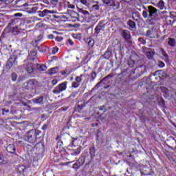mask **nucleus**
I'll use <instances>...</instances> for the list:
<instances>
[{
    "instance_id": "nucleus-1",
    "label": "nucleus",
    "mask_w": 176,
    "mask_h": 176,
    "mask_svg": "<svg viewBox=\"0 0 176 176\" xmlns=\"http://www.w3.org/2000/svg\"><path fill=\"white\" fill-rule=\"evenodd\" d=\"M41 134L42 131L38 129H31L23 135V140L34 145L41 138Z\"/></svg>"
},
{
    "instance_id": "nucleus-2",
    "label": "nucleus",
    "mask_w": 176,
    "mask_h": 176,
    "mask_svg": "<svg viewBox=\"0 0 176 176\" xmlns=\"http://www.w3.org/2000/svg\"><path fill=\"white\" fill-rule=\"evenodd\" d=\"M144 10L142 12V16L144 19H148V20H153L156 16H157V9L153 6H148L147 8L143 6Z\"/></svg>"
},
{
    "instance_id": "nucleus-3",
    "label": "nucleus",
    "mask_w": 176,
    "mask_h": 176,
    "mask_svg": "<svg viewBox=\"0 0 176 176\" xmlns=\"http://www.w3.org/2000/svg\"><path fill=\"white\" fill-rule=\"evenodd\" d=\"M111 77H112V75L111 74L107 75L100 81H99L94 86V87L91 89V93H93V91H95V90H97L98 87H103L104 89H108L109 87H111V80H109V78Z\"/></svg>"
},
{
    "instance_id": "nucleus-4",
    "label": "nucleus",
    "mask_w": 176,
    "mask_h": 176,
    "mask_svg": "<svg viewBox=\"0 0 176 176\" xmlns=\"http://www.w3.org/2000/svg\"><path fill=\"white\" fill-rule=\"evenodd\" d=\"M13 65H17V54L14 52L10 57L9 60L7 61L6 68L7 69H10Z\"/></svg>"
},
{
    "instance_id": "nucleus-5",
    "label": "nucleus",
    "mask_w": 176,
    "mask_h": 176,
    "mask_svg": "<svg viewBox=\"0 0 176 176\" xmlns=\"http://www.w3.org/2000/svg\"><path fill=\"white\" fill-rule=\"evenodd\" d=\"M67 85H68V82L67 81L59 84L52 90V93H54V94H60L61 91L67 90Z\"/></svg>"
},
{
    "instance_id": "nucleus-6",
    "label": "nucleus",
    "mask_w": 176,
    "mask_h": 176,
    "mask_svg": "<svg viewBox=\"0 0 176 176\" xmlns=\"http://www.w3.org/2000/svg\"><path fill=\"white\" fill-rule=\"evenodd\" d=\"M121 36L124 39L126 43H129V45H131V43H133L131 41V34L130 33V31L127 30H122L121 31Z\"/></svg>"
},
{
    "instance_id": "nucleus-7",
    "label": "nucleus",
    "mask_w": 176,
    "mask_h": 176,
    "mask_svg": "<svg viewBox=\"0 0 176 176\" xmlns=\"http://www.w3.org/2000/svg\"><path fill=\"white\" fill-rule=\"evenodd\" d=\"M6 151L8 153H11V155H14V156H19L17 155V148H16V146L13 144H10L6 146Z\"/></svg>"
},
{
    "instance_id": "nucleus-8",
    "label": "nucleus",
    "mask_w": 176,
    "mask_h": 176,
    "mask_svg": "<svg viewBox=\"0 0 176 176\" xmlns=\"http://www.w3.org/2000/svg\"><path fill=\"white\" fill-rule=\"evenodd\" d=\"M38 86V81L35 79H30L28 81L26 87L28 90L35 89Z\"/></svg>"
},
{
    "instance_id": "nucleus-9",
    "label": "nucleus",
    "mask_w": 176,
    "mask_h": 176,
    "mask_svg": "<svg viewBox=\"0 0 176 176\" xmlns=\"http://www.w3.org/2000/svg\"><path fill=\"white\" fill-rule=\"evenodd\" d=\"M38 42H39V40L34 41V46L37 47L38 52L41 53H46V52L49 50V47L46 46H43V45H41L40 46H38Z\"/></svg>"
},
{
    "instance_id": "nucleus-10",
    "label": "nucleus",
    "mask_w": 176,
    "mask_h": 176,
    "mask_svg": "<svg viewBox=\"0 0 176 176\" xmlns=\"http://www.w3.org/2000/svg\"><path fill=\"white\" fill-rule=\"evenodd\" d=\"M143 50L146 53L147 58L149 60H151V58H153V56H155V52H152V50H151V48H147L144 47Z\"/></svg>"
},
{
    "instance_id": "nucleus-11",
    "label": "nucleus",
    "mask_w": 176,
    "mask_h": 176,
    "mask_svg": "<svg viewBox=\"0 0 176 176\" xmlns=\"http://www.w3.org/2000/svg\"><path fill=\"white\" fill-rule=\"evenodd\" d=\"M15 2L16 3V7L21 8L22 10H25L26 9H28L27 6H28V3H23V0H16Z\"/></svg>"
},
{
    "instance_id": "nucleus-12",
    "label": "nucleus",
    "mask_w": 176,
    "mask_h": 176,
    "mask_svg": "<svg viewBox=\"0 0 176 176\" xmlns=\"http://www.w3.org/2000/svg\"><path fill=\"white\" fill-rule=\"evenodd\" d=\"M8 34L10 32L12 34V35H19L20 34V29H19V26H14L12 28H10V29L8 30Z\"/></svg>"
},
{
    "instance_id": "nucleus-13",
    "label": "nucleus",
    "mask_w": 176,
    "mask_h": 176,
    "mask_svg": "<svg viewBox=\"0 0 176 176\" xmlns=\"http://www.w3.org/2000/svg\"><path fill=\"white\" fill-rule=\"evenodd\" d=\"M104 28H105V25L100 22L95 28V33L98 35L101 31H104Z\"/></svg>"
},
{
    "instance_id": "nucleus-14",
    "label": "nucleus",
    "mask_w": 176,
    "mask_h": 176,
    "mask_svg": "<svg viewBox=\"0 0 176 176\" xmlns=\"http://www.w3.org/2000/svg\"><path fill=\"white\" fill-rule=\"evenodd\" d=\"M38 13H39V17H45L46 16V14H53V13H54V11H51L45 9L43 11H38Z\"/></svg>"
},
{
    "instance_id": "nucleus-15",
    "label": "nucleus",
    "mask_w": 176,
    "mask_h": 176,
    "mask_svg": "<svg viewBox=\"0 0 176 176\" xmlns=\"http://www.w3.org/2000/svg\"><path fill=\"white\" fill-rule=\"evenodd\" d=\"M160 50L161 54H162L163 56V60H164L166 63H168V61H170V56H168V54H167V52H166V51L163 48H160Z\"/></svg>"
},
{
    "instance_id": "nucleus-16",
    "label": "nucleus",
    "mask_w": 176,
    "mask_h": 176,
    "mask_svg": "<svg viewBox=\"0 0 176 176\" xmlns=\"http://www.w3.org/2000/svg\"><path fill=\"white\" fill-rule=\"evenodd\" d=\"M34 148L36 151H38V152H45V144L42 142L36 143Z\"/></svg>"
},
{
    "instance_id": "nucleus-17",
    "label": "nucleus",
    "mask_w": 176,
    "mask_h": 176,
    "mask_svg": "<svg viewBox=\"0 0 176 176\" xmlns=\"http://www.w3.org/2000/svg\"><path fill=\"white\" fill-rule=\"evenodd\" d=\"M135 71H138L139 75H142L144 72L146 71V67L144 65H141L135 69Z\"/></svg>"
},
{
    "instance_id": "nucleus-18",
    "label": "nucleus",
    "mask_w": 176,
    "mask_h": 176,
    "mask_svg": "<svg viewBox=\"0 0 176 176\" xmlns=\"http://www.w3.org/2000/svg\"><path fill=\"white\" fill-rule=\"evenodd\" d=\"M32 101L34 104H39L40 105H42L43 104V97L42 96H37L33 98Z\"/></svg>"
},
{
    "instance_id": "nucleus-19",
    "label": "nucleus",
    "mask_w": 176,
    "mask_h": 176,
    "mask_svg": "<svg viewBox=\"0 0 176 176\" xmlns=\"http://www.w3.org/2000/svg\"><path fill=\"white\" fill-rule=\"evenodd\" d=\"M111 55H112V50L108 48L107 51L104 52V54L102 56V57H103V58H104L105 60H109Z\"/></svg>"
},
{
    "instance_id": "nucleus-20",
    "label": "nucleus",
    "mask_w": 176,
    "mask_h": 176,
    "mask_svg": "<svg viewBox=\"0 0 176 176\" xmlns=\"http://www.w3.org/2000/svg\"><path fill=\"white\" fill-rule=\"evenodd\" d=\"M168 45L170 47H175V46H176V40H175V38H173L171 37H169L168 38Z\"/></svg>"
},
{
    "instance_id": "nucleus-21",
    "label": "nucleus",
    "mask_w": 176,
    "mask_h": 176,
    "mask_svg": "<svg viewBox=\"0 0 176 176\" xmlns=\"http://www.w3.org/2000/svg\"><path fill=\"white\" fill-rule=\"evenodd\" d=\"M26 71L28 74L34 75V65L32 63H29L26 66Z\"/></svg>"
},
{
    "instance_id": "nucleus-22",
    "label": "nucleus",
    "mask_w": 176,
    "mask_h": 176,
    "mask_svg": "<svg viewBox=\"0 0 176 176\" xmlns=\"http://www.w3.org/2000/svg\"><path fill=\"white\" fill-rule=\"evenodd\" d=\"M39 10V7H38L37 4H34L33 7L32 8H30L29 10H28V13H36V11Z\"/></svg>"
},
{
    "instance_id": "nucleus-23",
    "label": "nucleus",
    "mask_w": 176,
    "mask_h": 176,
    "mask_svg": "<svg viewBox=\"0 0 176 176\" xmlns=\"http://www.w3.org/2000/svg\"><path fill=\"white\" fill-rule=\"evenodd\" d=\"M8 158L3 154L0 153V164H6Z\"/></svg>"
},
{
    "instance_id": "nucleus-24",
    "label": "nucleus",
    "mask_w": 176,
    "mask_h": 176,
    "mask_svg": "<svg viewBox=\"0 0 176 176\" xmlns=\"http://www.w3.org/2000/svg\"><path fill=\"white\" fill-rule=\"evenodd\" d=\"M157 5V8H159V9H160L161 10H163V9H167V8L166 7V3L163 0H160Z\"/></svg>"
},
{
    "instance_id": "nucleus-25",
    "label": "nucleus",
    "mask_w": 176,
    "mask_h": 176,
    "mask_svg": "<svg viewBox=\"0 0 176 176\" xmlns=\"http://www.w3.org/2000/svg\"><path fill=\"white\" fill-rule=\"evenodd\" d=\"M102 132H101V131H100V129H98L97 131V134L96 136V141H98V142H100V141H102Z\"/></svg>"
},
{
    "instance_id": "nucleus-26",
    "label": "nucleus",
    "mask_w": 176,
    "mask_h": 176,
    "mask_svg": "<svg viewBox=\"0 0 176 176\" xmlns=\"http://www.w3.org/2000/svg\"><path fill=\"white\" fill-rule=\"evenodd\" d=\"M127 25L131 28L132 30H135L136 28V24L135 22H134L133 20L129 19L127 21Z\"/></svg>"
},
{
    "instance_id": "nucleus-27",
    "label": "nucleus",
    "mask_w": 176,
    "mask_h": 176,
    "mask_svg": "<svg viewBox=\"0 0 176 176\" xmlns=\"http://www.w3.org/2000/svg\"><path fill=\"white\" fill-rule=\"evenodd\" d=\"M14 25H16V19H12L6 26V29L9 30L10 28L14 27Z\"/></svg>"
},
{
    "instance_id": "nucleus-28",
    "label": "nucleus",
    "mask_w": 176,
    "mask_h": 176,
    "mask_svg": "<svg viewBox=\"0 0 176 176\" xmlns=\"http://www.w3.org/2000/svg\"><path fill=\"white\" fill-rule=\"evenodd\" d=\"M110 6H112L114 9H119L120 4L118 1H115L113 0H111V3Z\"/></svg>"
},
{
    "instance_id": "nucleus-29",
    "label": "nucleus",
    "mask_w": 176,
    "mask_h": 176,
    "mask_svg": "<svg viewBox=\"0 0 176 176\" xmlns=\"http://www.w3.org/2000/svg\"><path fill=\"white\" fill-rule=\"evenodd\" d=\"M6 34H9V30L5 28L0 36V43H2V39H3V38H6Z\"/></svg>"
},
{
    "instance_id": "nucleus-30",
    "label": "nucleus",
    "mask_w": 176,
    "mask_h": 176,
    "mask_svg": "<svg viewBox=\"0 0 176 176\" xmlns=\"http://www.w3.org/2000/svg\"><path fill=\"white\" fill-rule=\"evenodd\" d=\"M58 72V67L51 68L48 72V75H54V74H57Z\"/></svg>"
},
{
    "instance_id": "nucleus-31",
    "label": "nucleus",
    "mask_w": 176,
    "mask_h": 176,
    "mask_svg": "<svg viewBox=\"0 0 176 176\" xmlns=\"http://www.w3.org/2000/svg\"><path fill=\"white\" fill-rule=\"evenodd\" d=\"M90 82H94V80H96V78H97V73H96V72H92L90 74Z\"/></svg>"
},
{
    "instance_id": "nucleus-32",
    "label": "nucleus",
    "mask_w": 176,
    "mask_h": 176,
    "mask_svg": "<svg viewBox=\"0 0 176 176\" xmlns=\"http://www.w3.org/2000/svg\"><path fill=\"white\" fill-rule=\"evenodd\" d=\"M76 163L78 164V166H82L85 164V157H80Z\"/></svg>"
},
{
    "instance_id": "nucleus-33",
    "label": "nucleus",
    "mask_w": 176,
    "mask_h": 176,
    "mask_svg": "<svg viewBox=\"0 0 176 176\" xmlns=\"http://www.w3.org/2000/svg\"><path fill=\"white\" fill-rule=\"evenodd\" d=\"M82 109H83V105L82 104H77L75 107V111L78 112V113H80Z\"/></svg>"
},
{
    "instance_id": "nucleus-34",
    "label": "nucleus",
    "mask_w": 176,
    "mask_h": 176,
    "mask_svg": "<svg viewBox=\"0 0 176 176\" xmlns=\"http://www.w3.org/2000/svg\"><path fill=\"white\" fill-rule=\"evenodd\" d=\"M37 69L38 71H46V69H47V67L45 65H37Z\"/></svg>"
},
{
    "instance_id": "nucleus-35",
    "label": "nucleus",
    "mask_w": 176,
    "mask_h": 176,
    "mask_svg": "<svg viewBox=\"0 0 176 176\" xmlns=\"http://www.w3.org/2000/svg\"><path fill=\"white\" fill-rule=\"evenodd\" d=\"M20 173H27V170H28V168L25 166H21L19 168Z\"/></svg>"
},
{
    "instance_id": "nucleus-36",
    "label": "nucleus",
    "mask_w": 176,
    "mask_h": 176,
    "mask_svg": "<svg viewBox=\"0 0 176 176\" xmlns=\"http://www.w3.org/2000/svg\"><path fill=\"white\" fill-rule=\"evenodd\" d=\"M89 153L91 156H95L96 155V148L94 146L90 147L89 148Z\"/></svg>"
},
{
    "instance_id": "nucleus-37",
    "label": "nucleus",
    "mask_w": 176,
    "mask_h": 176,
    "mask_svg": "<svg viewBox=\"0 0 176 176\" xmlns=\"http://www.w3.org/2000/svg\"><path fill=\"white\" fill-rule=\"evenodd\" d=\"M80 151H82V148L80 147H78L76 150L74 151L73 153H72V155H79V153H80Z\"/></svg>"
},
{
    "instance_id": "nucleus-38",
    "label": "nucleus",
    "mask_w": 176,
    "mask_h": 176,
    "mask_svg": "<svg viewBox=\"0 0 176 176\" xmlns=\"http://www.w3.org/2000/svg\"><path fill=\"white\" fill-rule=\"evenodd\" d=\"M83 77V74H81L80 76H76L75 78V82H77V83H80L82 82V78Z\"/></svg>"
},
{
    "instance_id": "nucleus-39",
    "label": "nucleus",
    "mask_w": 176,
    "mask_h": 176,
    "mask_svg": "<svg viewBox=\"0 0 176 176\" xmlns=\"http://www.w3.org/2000/svg\"><path fill=\"white\" fill-rule=\"evenodd\" d=\"M79 13H82L84 16L89 14V11L83 10V8H78Z\"/></svg>"
},
{
    "instance_id": "nucleus-40",
    "label": "nucleus",
    "mask_w": 176,
    "mask_h": 176,
    "mask_svg": "<svg viewBox=\"0 0 176 176\" xmlns=\"http://www.w3.org/2000/svg\"><path fill=\"white\" fill-rule=\"evenodd\" d=\"M11 79L13 82H16V80H17V74L15 72L12 73Z\"/></svg>"
},
{
    "instance_id": "nucleus-41",
    "label": "nucleus",
    "mask_w": 176,
    "mask_h": 176,
    "mask_svg": "<svg viewBox=\"0 0 176 176\" xmlns=\"http://www.w3.org/2000/svg\"><path fill=\"white\" fill-rule=\"evenodd\" d=\"M71 70L69 69H65L63 71L60 72L61 75H69L71 74Z\"/></svg>"
},
{
    "instance_id": "nucleus-42",
    "label": "nucleus",
    "mask_w": 176,
    "mask_h": 176,
    "mask_svg": "<svg viewBox=\"0 0 176 176\" xmlns=\"http://www.w3.org/2000/svg\"><path fill=\"white\" fill-rule=\"evenodd\" d=\"M88 46L89 47H93V46H94V39H93L92 38L89 39V42L88 43Z\"/></svg>"
},
{
    "instance_id": "nucleus-43",
    "label": "nucleus",
    "mask_w": 176,
    "mask_h": 176,
    "mask_svg": "<svg viewBox=\"0 0 176 176\" xmlns=\"http://www.w3.org/2000/svg\"><path fill=\"white\" fill-rule=\"evenodd\" d=\"M80 2H81V3L82 5H85V6H90V3H89V1L87 0H80Z\"/></svg>"
},
{
    "instance_id": "nucleus-44",
    "label": "nucleus",
    "mask_w": 176,
    "mask_h": 176,
    "mask_svg": "<svg viewBox=\"0 0 176 176\" xmlns=\"http://www.w3.org/2000/svg\"><path fill=\"white\" fill-rule=\"evenodd\" d=\"M63 141H64V138L60 137V140H58V142H57L58 146H63V145L64 144Z\"/></svg>"
},
{
    "instance_id": "nucleus-45",
    "label": "nucleus",
    "mask_w": 176,
    "mask_h": 176,
    "mask_svg": "<svg viewBox=\"0 0 176 176\" xmlns=\"http://www.w3.org/2000/svg\"><path fill=\"white\" fill-rule=\"evenodd\" d=\"M102 2L104 5H107V6H111L112 0H102Z\"/></svg>"
},
{
    "instance_id": "nucleus-46",
    "label": "nucleus",
    "mask_w": 176,
    "mask_h": 176,
    "mask_svg": "<svg viewBox=\"0 0 176 176\" xmlns=\"http://www.w3.org/2000/svg\"><path fill=\"white\" fill-rule=\"evenodd\" d=\"M134 64H135V61L134 60L129 59L128 60V65H129L130 67H133Z\"/></svg>"
},
{
    "instance_id": "nucleus-47",
    "label": "nucleus",
    "mask_w": 176,
    "mask_h": 176,
    "mask_svg": "<svg viewBox=\"0 0 176 176\" xmlns=\"http://www.w3.org/2000/svg\"><path fill=\"white\" fill-rule=\"evenodd\" d=\"M72 87H74L75 89H76V87H79V86H80V84L77 82L76 81H74L72 83Z\"/></svg>"
},
{
    "instance_id": "nucleus-48",
    "label": "nucleus",
    "mask_w": 176,
    "mask_h": 176,
    "mask_svg": "<svg viewBox=\"0 0 176 176\" xmlns=\"http://www.w3.org/2000/svg\"><path fill=\"white\" fill-rule=\"evenodd\" d=\"M138 41H139V42L142 43V45L146 44V41H145V39H144V38H142V37H139Z\"/></svg>"
},
{
    "instance_id": "nucleus-49",
    "label": "nucleus",
    "mask_w": 176,
    "mask_h": 176,
    "mask_svg": "<svg viewBox=\"0 0 176 176\" xmlns=\"http://www.w3.org/2000/svg\"><path fill=\"white\" fill-rule=\"evenodd\" d=\"M93 10H100V6L98 4H94L92 6Z\"/></svg>"
},
{
    "instance_id": "nucleus-50",
    "label": "nucleus",
    "mask_w": 176,
    "mask_h": 176,
    "mask_svg": "<svg viewBox=\"0 0 176 176\" xmlns=\"http://www.w3.org/2000/svg\"><path fill=\"white\" fill-rule=\"evenodd\" d=\"M152 34H153V30H148L146 31L145 36H151V35H152Z\"/></svg>"
},
{
    "instance_id": "nucleus-51",
    "label": "nucleus",
    "mask_w": 176,
    "mask_h": 176,
    "mask_svg": "<svg viewBox=\"0 0 176 176\" xmlns=\"http://www.w3.org/2000/svg\"><path fill=\"white\" fill-rule=\"evenodd\" d=\"M80 167V165H79V164L78 162H76L73 166L72 168H74V170H78V168H79Z\"/></svg>"
},
{
    "instance_id": "nucleus-52",
    "label": "nucleus",
    "mask_w": 176,
    "mask_h": 176,
    "mask_svg": "<svg viewBox=\"0 0 176 176\" xmlns=\"http://www.w3.org/2000/svg\"><path fill=\"white\" fill-rule=\"evenodd\" d=\"M160 90H161L162 93H163V94H164L165 93H166L168 91V89H167L166 88V87H161Z\"/></svg>"
},
{
    "instance_id": "nucleus-53",
    "label": "nucleus",
    "mask_w": 176,
    "mask_h": 176,
    "mask_svg": "<svg viewBox=\"0 0 176 176\" xmlns=\"http://www.w3.org/2000/svg\"><path fill=\"white\" fill-rule=\"evenodd\" d=\"M37 52L35 50L30 52V56L31 57H36Z\"/></svg>"
},
{
    "instance_id": "nucleus-54",
    "label": "nucleus",
    "mask_w": 176,
    "mask_h": 176,
    "mask_svg": "<svg viewBox=\"0 0 176 176\" xmlns=\"http://www.w3.org/2000/svg\"><path fill=\"white\" fill-rule=\"evenodd\" d=\"M47 127H49V124H45L42 126L41 130H43L44 133H46V130H47Z\"/></svg>"
},
{
    "instance_id": "nucleus-55",
    "label": "nucleus",
    "mask_w": 176,
    "mask_h": 176,
    "mask_svg": "<svg viewBox=\"0 0 176 176\" xmlns=\"http://www.w3.org/2000/svg\"><path fill=\"white\" fill-rule=\"evenodd\" d=\"M158 65H159V67H160V68H164L165 64L164 63L163 61L159 60L158 61Z\"/></svg>"
},
{
    "instance_id": "nucleus-56",
    "label": "nucleus",
    "mask_w": 176,
    "mask_h": 176,
    "mask_svg": "<svg viewBox=\"0 0 176 176\" xmlns=\"http://www.w3.org/2000/svg\"><path fill=\"white\" fill-rule=\"evenodd\" d=\"M164 97L165 98H170V94H168V91L165 92L164 94H163Z\"/></svg>"
},
{
    "instance_id": "nucleus-57",
    "label": "nucleus",
    "mask_w": 176,
    "mask_h": 176,
    "mask_svg": "<svg viewBox=\"0 0 176 176\" xmlns=\"http://www.w3.org/2000/svg\"><path fill=\"white\" fill-rule=\"evenodd\" d=\"M58 52V47H54L52 50V54H56Z\"/></svg>"
},
{
    "instance_id": "nucleus-58",
    "label": "nucleus",
    "mask_w": 176,
    "mask_h": 176,
    "mask_svg": "<svg viewBox=\"0 0 176 176\" xmlns=\"http://www.w3.org/2000/svg\"><path fill=\"white\" fill-rule=\"evenodd\" d=\"M50 2L52 5H57V3H58V0H50Z\"/></svg>"
},
{
    "instance_id": "nucleus-59",
    "label": "nucleus",
    "mask_w": 176,
    "mask_h": 176,
    "mask_svg": "<svg viewBox=\"0 0 176 176\" xmlns=\"http://www.w3.org/2000/svg\"><path fill=\"white\" fill-rule=\"evenodd\" d=\"M14 17H23V14L21 13H16L14 14Z\"/></svg>"
},
{
    "instance_id": "nucleus-60",
    "label": "nucleus",
    "mask_w": 176,
    "mask_h": 176,
    "mask_svg": "<svg viewBox=\"0 0 176 176\" xmlns=\"http://www.w3.org/2000/svg\"><path fill=\"white\" fill-rule=\"evenodd\" d=\"M67 8H68L69 9H75V5H74V4H69V5L67 6Z\"/></svg>"
},
{
    "instance_id": "nucleus-61",
    "label": "nucleus",
    "mask_w": 176,
    "mask_h": 176,
    "mask_svg": "<svg viewBox=\"0 0 176 176\" xmlns=\"http://www.w3.org/2000/svg\"><path fill=\"white\" fill-rule=\"evenodd\" d=\"M56 39L58 42H61L63 41V37L57 36Z\"/></svg>"
},
{
    "instance_id": "nucleus-62",
    "label": "nucleus",
    "mask_w": 176,
    "mask_h": 176,
    "mask_svg": "<svg viewBox=\"0 0 176 176\" xmlns=\"http://www.w3.org/2000/svg\"><path fill=\"white\" fill-rule=\"evenodd\" d=\"M58 82V80L57 79H54L52 80V85H57V82Z\"/></svg>"
},
{
    "instance_id": "nucleus-63",
    "label": "nucleus",
    "mask_w": 176,
    "mask_h": 176,
    "mask_svg": "<svg viewBox=\"0 0 176 176\" xmlns=\"http://www.w3.org/2000/svg\"><path fill=\"white\" fill-rule=\"evenodd\" d=\"M90 39H91V38H85L84 39V41H85V43H87V45H89V42H90Z\"/></svg>"
},
{
    "instance_id": "nucleus-64",
    "label": "nucleus",
    "mask_w": 176,
    "mask_h": 176,
    "mask_svg": "<svg viewBox=\"0 0 176 176\" xmlns=\"http://www.w3.org/2000/svg\"><path fill=\"white\" fill-rule=\"evenodd\" d=\"M171 16H173V17H176V11L170 12Z\"/></svg>"
}]
</instances>
